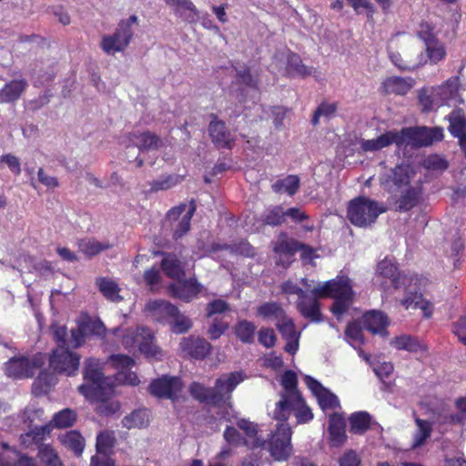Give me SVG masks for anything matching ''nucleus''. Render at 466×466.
Listing matches in <instances>:
<instances>
[{
	"mask_svg": "<svg viewBox=\"0 0 466 466\" xmlns=\"http://www.w3.org/2000/svg\"><path fill=\"white\" fill-rule=\"evenodd\" d=\"M311 293L314 296L304 295L301 289L293 286V294L299 296L298 309L303 317L316 322L321 320V313L316 297L333 298L335 300L331 306V311L339 319L347 312L353 298L351 281L345 276L329 280L323 285H318L311 290Z\"/></svg>",
	"mask_w": 466,
	"mask_h": 466,
	"instance_id": "obj_1",
	"label": "nucleus"
},
{
	"mask_svg": "<svg viewBox=\"0 0 466 466\" xmlns=\"http://www.w3.org/2000/svg\"><path fill=\"white\" fill-rule=\"evenodd\" d=\"M398 147L411 146L415 147L431 145L430 137L427 135V127H404L400 131L390 130L374 139H361L360 148L364 152H375L381 150L390 145Z\"/></svg>",
	"mask_w": 466,
	"mask_h": 466,
	"instance_id": "obj_2",
	"label": "nucleus"
},
{
	"mask_svg": "<svg viewBox=\"0 0 466 466\" xmlns=\"http://www.w3.org/2000/svg\"><path fill=\"white\" fill-rule=\"evenodd\" d=\"M290 416L291 396L283 395L281 400L276 403L273 411L272 418L278 423L268 443L271 455L278 461L286 459L289 455L291 442V428L289 423Z\"/></svg>",
	"mask_w": 466,
	"mask_h": 466,
	"instance_id": "obj_3",
	"label": "nucleus"
},
{
	"mask_svg": "<svg viewBox=\"0 0 466 466\" xmlns=\"http://www.w3.org/2000/svg\"><path fill=\"white\" fill-rule=\"evenodd\" d=\"M84 383L78 387V391L86 400H102L113 393L110 379L103 373L102 363L94 358L85 361L83 371Z\"/></svg>",
	"mask_w": 466,
	"mask_h": 466,
	"instance_id": "obj_4",
	"label": "nucleus"
},
{
	"mask_svg": "<svg viewBox=\"0 0 466 466\" xmlns=\"http://www.w3.org/2000/svg\"><path fill=\"white\" fill-rule=\"evenodd\" d=\"M137 24L138 17L136 15H132L127 19H121L113 34L102 36L100 47L103 52L112 56L124 52L133 40L132 27Z\"/></svg>",
	"mask_w": 466,
	"mask_h": 466,
	"instance_id": "obj_5",
	"label": "nucleus"
},
{
	"mask_svg": "<svg viewBox=\"0 0 466 466\" xmlns=\"http://www.w3.org/2000/svg\"><path fill=\"white\" fill-rule=\"evenodd\" d=\"M386 211L382 204L365 197L352 199L349 203L347 217L355 226L366 228L373 224L377 218Z\"/></svg>",
	"mask_w": 466,
	"mask_h": 466,
	"instance_id": "obj_6",
	"label": "nucleus"
},
{
	"mask_svg": "<svg viewBox=\"0 0 466 466\" xmlns=\"http://www.w3.org/2000/svg\"><path fill=\"white\" fill-rule=\"evenodd\" d=\"M415 177L414 167L410 164L401 163L383 174L380 180L384 189L393 194L406 187H413L411 182Z\"/></svg>",
	"mask_w": 466,
	"mask_h": 466,
	"instance_id": "obj_7",
	"label": "nucleus"
},
{
	"mask_svg": "<svg viewBox=\"0 0 466 466\" xmlns=\"http://www.w3.org/2000/svg\"><path fill=\"white\" fill-rule=\"evenodd\" d=\"M257 314L276 320L278 329L286 336L284 350L291 354V319L287 317L282 307L277 302H265L258 308Z\"/></svg>",
	"mask_w": 466,
	"mask_h": 466,
	"instance_id": "obj_8",
	"label": "nucleus"
},
{
	"mask_svg": "<svg viewBox=\"0 0 466 466\" xmlns=\"http://www.w3.org/2000/svg\"><path fill=\"white\" fill-rule=\"evenodd\" d=\"M80 357L76 353H73L68 347L57 346L53 350L49 358L50 367L57 373L66 374L67 376L75 375L78 370Z\"/></svg>",
	"mask_w": 466,
	"mask_h": 466,
	"instance_id": "obj_9",
	"label": "nucleus"
},
{
	"mask_svg": "<svg viewBox=\"0 0 466 466\" xmlns=\"http://www.w3.org/2000/svg\"><path fill=\"white\" fill-rule=\"evenodd\" d=\"M183 389V383L178 377L163 376L151 381L148 391L159 399L175 400Z\"/></svg>",
	"mask_w": 466,
	"mask_h": 466,
	"instance_id": "obj_10",
	"label": "nucleus"
},
{
	"mask_svg": "<svg viewBox=\"0 0 466 466\" xmlns=\"http://www.w3.org/2000/svg\"><path fill=\"white\" fill-rule=\"evenodd\" d=\"M377 273L379 277L384 279L380 285L389 294H392L391 289L397 290L406 286L409 280L406 276L400 275L396 266L388 259H383L378 264Z\"/></svg>",
	"mask_w": 466,
	"mask_h": 466,
	"instance_id": "obj_11",
	"label": "nucleus"
},
{
	"mask_svg": "<svg viewBox=\"0 0 466 466\" xmlns=\"http://www.w3.org/2000/svg\"><path fill=\"white\" fill-rule=\"evenodd\" d=\"M203 286L195 277L180 279L167 286V291L172 298L184 302H190L201 293Z\"/></svg>",
	"mask_w": 466,
	"mask_h": 466,
	"instance_id": "obj_12",
	"label": "nucleus"
},
{
	"mask_svg": "<svg viewBox=\"0 0 466 466\" xmlns=\"http://www.w3.org/2000/svg\"><path fill=\"white\" fill-rule=\"evenodd\" d=\"M210 117L211 121L209 122L208 131L212 143L218 149H231L235 140L228 130L226 123L223 120H219L214 113L210 114Z\"/></svg>",
	"mask_w": 466,
	"mask_h": 466,
	"instance_id": "obj_13",
	"label": "nucleus"
},
{
	"mask_svg": "<svg viewBox=\"0 0 466 466\" xmlns=\"http://www.w3.org/2000/svg\"><path fill=\"white\" fill-rule=\"evenodd\" d=\"M179 348L184 356L198 360L206 359L212 350V345L207 339L193 335L183 338Z\"/></svg>",
	"mask_w": 466,
	"mask_h": 466,
	"instance_id": "obj_14",
	"label": "nucleus"
},
{
	"mask_svg": "<svg viewBox=\"0 0 466 466\" xmlns=\"http://www.w3.org/2000/svg\"><path fill=\"white\" fill-rule=\"evenodd\" d=\"M145 310L156 322L168 325L175 314H177L178 308L169 301L155 299L147 303Z\"/></svg>",
	"mask_w": 466,
	"mask_h": 466,
	"instance_id": "obj_15",
	"label": "nucleus"
},
{
	"mask_svg": "<svg viewBox=\"0 0 466 466\" xmlns=\"http://www.w3.org/2000/svg\"><path fill=\"white\" fill-rule=\"evenodd\" d=\"M304 381L317 398L319 405L324 411L339 407L338 397L324 388L318 380L310 376H305Z\"/></svg>",
	"mask_w": 466,
	"mask_h": 466,
	"instance_id": "obj_16",
	"label": "nucleus"
},
{
	"mask_svg": "<svg viewBox=\"0 0 466 466\" xmlns=\"http://www.w3.org/2000/svg\"><path fill=\"white\" fill-rule=\"evenodd\" d=\"M394 194L395 196L391 197L393 209L402 213L410 211L418 205L421 192L419 186H413Z\"/></svg>",
	"mask_w": 466,
	"mask_h": 466,
	"instance_id": "obj_17",
	"label": "nucleus"
},
{
	"mask_svg": "<svg viewBox=\"0 0 466 466\" xmlns=\"http://www.w3.org/2000/svg\"><path fill=\"white\" fill-rule=\"evenodd\" d=\"M170 6L176 16L188 24H196L199 20V11L191 0H164Z\"/></svg>",
	"mask_w": 466,
	"mask_h": 466,
	"instance_id": "obj_18",
	"label": "nucleus"
},
{
	"mask_svg": "<svg viewBox=\"0 0 466 466\" xmlns=\"http://www.w3.org/2000/svg\"><path fill=\"white\" fill-rule=\"evenodd\" d=\"M28 86L24 78L14 79L4 85L0 89V104L15 103L20 99Z\"/></svg>",
	"mask_w": 466,
	"mask_h": 466,
	"instance_id": "obj_19",
	"label": "nucleus"
},
{
	"mask_svg": "<svg viewBox=\"0 0 466 466\" xmlns=\"http://www.w3.org/2000/svg\"><path fill=\"white\" fill-rule=\"evenodd\" d=\"M241 381H243V376L239 372H231L227 377L217 379L214 390H217L222 398L221 404L230 400L232 391Z\"/></svg>",
	"mask_w": 466,
	"mask_h": 466,
	"instance_id": "obj_20",
	"label": "nucleus"
},
{
	"mask_svg": "<svg viewBox=\"0 0 466 466\" xmlns=\"http://www.w3.org/2000/svg\"><path fill=\"white\" fill-rule=\"evenodd\" d=\"M345 428L346 421L341 414L333 412L329 415L328 431L332 446L339 447L344 443L347 439Z\"/></svg>",
	"mask_w": 466,
	"mask_h": 466,
	"instance_id": "obj_21",
	"label": "nucleus"
},
{
	"mask_svg": "<svg viewBox=\"0 0 466 466\" xmlns=\"http://www.w3.org/2000/svg\"><path fill=\"white\" fill-rule=\"evenodd\" d=\"M190 395L200 402L212 406H220L222 398L214 388H208L199 382L194 381L189 386Z\"/></svg>",
	"mask_w": 466,
	"mask_h": 466,
	"instance_id": "obj_22",
	"label": "nucleus"
},
{
	"mask_svg": "<svg viewBox=\"0 0 466 466\" xmlns=\"http://www.w3.org/2000/svg\"><path fill=\"white\" fill-rule=\"evenodd\" d=\"M363 328L374 334H386L389 324L387 316L381 311L371 310L362 317Z\"/></svg>",
	"mask_w": 466,
	"mask_h": 466,
	"instance_id": "obj_23",
	"label": "nucleus"
},
{
	"mask_svg": "<svg viewBox=\"0 0 466 466\" xmlns=\"http://www.w3.org/2000/svg\"><path fill=\"white\" fill-rule=\"evenodd\" d=\"M197 206L195 200L192 199L189 204V208L182 216L179 221L172 223L170 225L172 230V238L174 240L182 238L191 228V219L196 212Z\"/></svg>",
	"mask_w": 466,
	"mask_h": 466,
	"instance_id": "obj_24",
	"label": "nucleus"
},
{
	"mask_svg": "<svg viewBox=\"0 0 466 466\" xmlns=\"http://www.w3.org/2000/svg\"><path fill=\"white\" fill-rule=\"evenodd\" d=\"M293 415L298 423H306L313 419L310 408L305 404L300 394L296 390V375L293 372Z\"/></svg>",
	"mask_w": 466,
	"mask_h": 466,
	"instance_id": "obj_25",
	"label": "nucleus"
},
{
	"mask_svg": "<svg viewBox=\"0 0 466 466\" xmlns=\"http://www.w3.org/2000/svg\"><path fill=\"white\" fill-rule=\"evenodd\" d=\"M28 358H13L5 363V373L15 379L31 378L32 370L28 367Z\"/></svg>",
	"mask_w": 466,
	"mask_h": 466,
	"instance_id": "obj_26",
	"label": "nucleus"
},
{
	"mask_svg": "<svg viewBox=\"0 0 466 466\" xmlns=\"http://www.w3.org/2000/svg\"><path fill=\"white\" fill-rule=\"evenodd\" d=\"M274 252L277 256L276 264L288 268L291 264V242L289 241L288 236L281 233L274 246Z\"/></svg>",
	"mask_w": 466,
	"mask_h": 466,
	"instance_id": "obj_27",
	"label": "nucleus"
},
{
	"mask_svg": "<svg viewBox=\"0 0 466 466\" xmlns=\"http://www.w3.org/2000/svg\"><path fill=\"white\" fill-rule=\"evenodd\" d=\"M130 140L140 150H155L162 146L161 138L157 134L150 131L131 134Z\"/></svg>",
	"mask_w": 466,
	"mask_h": 466,
	"instance_id": "obj_28",
	"label": "nucleus"
},
{
	"mask_svg": "<svg viewBox=\"0 0 466 466\" xmlns=\"http://www.w3.org/2000/svg\"><path fill=\"white\" fill-rule=\"evenodd\" d=\"M150 411L147 409H137L122 420L123 427L130 430L134 428H145L149 424Z\"/></svg>",
	"mask_w": 466,
	"mask_h": 466,
	"instance_id": "obj_29",
	"label": "nucleus"
},
{
	"mask_svg": "<svg viewBox=\"0 0 466 466\" xmlns=\"http://www.w3.org/2000/svg\"><path fill=\"white\" fill-rule=\"evenodd\" d=\"M50 432V428L48 425L35 427L29 431L21 434L20 442L21 445L25 448H30L33 445H37L38 447L42 445L45 438Z\"/></svg>",
	"mask_w": 466,
	"mask_h": 466,
	"instance_id": "obj_30",
	"label": "nucleus"
},
{
	"mask_svg": "<svg viewBox=\"0 0 466 466\" xmlns=\"http://www.w3.org/2000/svg\"><path fill=\"white\" fill-rule=\"evenodd\" d=\"M415 423L417 430L413 434V440L410 445L411 450H416L423 446L432 432V424L430 421L416 418Z\"/></svg>",
	"mask_w": 466,
	"mask_h": 466,
	"instance_id": "obj_31",
	"label": "nucleus"
},
{
	"mask_svg": "<svg viewBox=\"0 0 466 466\" xmlns=\"http://www.w3.org/2000/svg\"><path fill=\"white\" fill-rule=\"evenodd\" d=\"M161 268L169 279L178 280L186 277V271L181 262L175 256L165 257L161 261Z\"/></svg>",
	"mask_w": 466,
	"mask_h": 466,
	"instance_id": "obj_32",
	"label": "nucleus"
},
{
	"mask_svg": "<svg viewBox=\"0 0 466 466\" xmlns=\"http://www.w3.org/2000/svg\"><path fill=\"white\" fill-rule=\"evenodd\" d=\"M38 466H64L57 451L49 444H42L37 452Z\"/></svg>",
	"mask_w": 466,
	"mask_h": 466,
	"instance_id": "obj_33",
	"label": "nucleus"
},
{
	"mask_svg": "<svg viewBox=\"0 0 466 466\" xmlns=\"http://www.w3.org/2000/svg\"><path fill=\"white\" fill-rule=\"evenodd\" d=\"M449 130L456 137L466 136V116L462 109L457 108L449 115Z\"/></svg>",
	"mask_w": 466,
	"mask_h": 466,
	"instance_id": "obj_34",
	"label": "nucleus"
},
{
	"mask_svg": "<svg viewBox=\"0 0 466 466\" xmlns=\"http://www.w3.org/2000/svg\"><path fill=\"white\" fill-rule=\"evenodd\" d=\"M413 86L411 78H402L391 76L383 82V86L387 93H394L397 95H405Z\"/></svg>",
	"mask_w": 466,
	"mask_h": 466,
	"instance_id": "obj_35",
	"label": "nucleus"
},
{
	"mask_svg": "<svg viewBox=\"0 0 466 466\" xmlns=\"http://www.w3.org/2000/svg\"><path fill=\"white\" fill-rule=\"evenodd\" d=\"M401 304L407 309H421L423 315L427 318H430L432 314L433 305L430 301L426 300L421 294H411L410 297L403 299Z\"/></svg>",
	"mask_w": 466,
	"mask_h": 466,
	"instance_id": "obj_36",
	"label": "nucleus"
},
{
	"mask_svg": "<svg viewBox=\"0 0 466 466\" xmlns=\"http://www.w3.org/2000/svg\"><path fill=\"white\" fill-rule=\"evenodd\" d=\"M77 247L80 252L86 257L91 258L98 255L104 250L112 248L109 243H102L94 238H82L77 241Z\"/></svg>",
	"mask_w": 466,
	"mask_h": 466,
	"instance_id": "obj_37",
	"label": "nucleus"
},
{
	"mask_svg": "<svg viewBox=\"0 0 466 466\" xmlns=\"http://www.w3.org/2000/svg\"><path fill=\"white\" fill-rule=\"evenodd\" d=\"M99 291L103 296L114 302L120 301L122 297L119 295L120 289L117 283L108 278H98L96 281Z\"/></svg>",
	"mask_w": 466,
	"mask_h": 466,
	"instance_id": "obj_38",
	"label": "nucleus"
},
{
	"mask_svg": "<svg viewBox=\"0 0 466 466\" xmlns=\"http://www.w3.org/2000/svg\"><path fill=\"white\" fill-rule=\"evenodd\" d=\"M142 339L138 341V349L147 357H157L161 353L160 349L155 344V337L147 329H141Z\"/></svg>",
	"mask_w": 466,
	"mask_h": 466,
	"instance_id": "obj_39",
	"label": "nucleus"
},
{
	"mask_svg": "<svg viewBox=\"0 0 466 466\" xmlns=\"http://www.w3.org/2000/svg\"><path fill=\"white\" fill-rule=\"evenodd\" d=\"M62 443L66 448L72 451L77 457L82 454L85 447L84 438L76 431L66 432L62 437Z\"/></svg>",
	"mask_w": 466,
	"mask_h": 466,
	"instance_id": "obj_40",
	"label": "nucleus"
},
{
	"mask_svg": "<svg viewBox=\"0 0 466 466\" xmlns=\"http://www.w3.org/2000/svg\"><path fill=\"white\" fill-rule=\"evenodd\" d=\"M257 327L248 320H240L235 326V335L243 343L250 344L254 341Z\"/></svg>",
	"mask_w": 466,
	"mask_h": 466,
	"instance_id": "obj_41",
	"label": "nucleus"
},
{
	"mask_svg": "<svg viewBox=\"0 0 466 466\" xmlns=\"http://www.w3.org/2000/svg\"><path fill=\"white\" fill-rule=\"evenodd\" d=\"M286 216H291V208L284 211L280 206H277L266 210L261 220L266 225L278 226L284 222Z\"/></svg>",
	"mask_w": 466,
	"mask_h": 466,
	"instance_id": "obj_42",
	"label": "nucleus"
},
{
	"mask_svg": "<svg viewBox=\"0 0 466 466\" xmlns=\"http://www.w3.org/2000/svg\"><path fill=\"white\" fill-rule=\"evenodd\" d=\"M80 323L86 335L104 337L106 333V329L99 319H93L86 315Z\"/></svg>",
	"mask_w": 466,
	"mask_h": 466,
	"instance_id": "obj_43",
	"label": "nucleus"
},
{
	"mask_svg": "<svg viewBox=\"0 0 466 466\" xmlns=\"http://www.w3.org/2000/svg\"><path fill=\"white\" fill-rule=\"evenodd\" d=\"M370 418L367 412H357L350 417V431L361 434L370 428Z\"/></svg>",
	"mask_w": 466,
	"mask_h": 466,
	"instance_id": "obj_44",
	"label": "nucleus"
},
{
	"mask_svg": "<svg viewBox=\"0 0 466 466\" xmlns=\"http://www.w3.org/2000/svg\"><path fill=\"white\" fill-rule=\"evenodd\" d=\"M184 177L179 175H167L150 183V190L157 192L167 190L183 181Z\"/></svg>",
	"mask_w": 466,
	"mask_h": 466,
	"instance_id": "obj_45",
	"label": "nucleus"
},
{
	"mask_svg": "<svg viewBox=\"0 0 466 466\" xmlns=\"http://www.w3.org/2000/svg\"><path fill=\"white\" fill-rule=\"evenodd\" d=\"M170 331L175 334H183L187 332L193 326L191 319L182 314L179 310L175 314L171 322L168 324Z\"/></svg>",
	"mask_w": 466,
	"mask_h": 466,
	"instance_id": "obj_46",
	"label": "nucleus"
},
{
	"mask_svg": "<svg viewBox=\"0 0 466 466\" xmlns=\"http://www.w3.org/2000/svg\"><path fill=\"white\" fill-rule=\"evenodd\" d=\"M296 253L303 264H313V259L319 257L312 247L293 239V254Z\"/></svg>",
	"mask_w": 466,
	"mask_h": 466,
	"instance_id": "obj_47",
	"label": "nucleus"
},
{
	"mask_svg": "<svg viewBox=\"0 0 466 466\" xmlns=\"http://www.w3.org/2000/svg\"><path fill=\"white\" fill-rule=\"evenodd\" d=\"M390 344L397 350H404L410 352H417L421 349L418 340L407 335L394 338Z\"/></svg>",
	"mask_w": 466,
	"mask_h": 466,
	"instance_id": "obj_48",
	"label": "nucleus"
},
{
	"mask_svg": "<svg viewBox=\"0 0 466 466\" xmlns=\"http://www.w3.org/2000/svg\"><path fill=\"white\" fill-rule=\"evenodd\" d=\"M76 420V413L71 409H64L56 413L53 418L54 425L56 428H69Z\"/></svg>",
	"mask_w": 466,
	"mask_h": 466,
	"instance_id": "obj_49",
	"label": "nucleus"
},
{
	"mask_svg": "<svg viewBox=\"0 0 466 466\" xmlns=\"http://www.w3.org/2000/svg\"><path fill=\"white\" fill-rule=\"evenodd\" d=\"M115 437L113 432L103 431L96 437V448L99 454L106 455L115 445Z\"/></svg>",
	"mask_w": 466,
	"mask_h": 466,
	"instance_id": "obj_50",
	"label": "nucleus"
},
{
	"mask_svg": "<svg viewBox=\"0 0 466 466\" xmlns=\"http://www.w3.org/2000/svg\"><path fill=\"white\" fill-rule=\"evenodd\" d=\"M427 56L433 64L442 60L446 56L444 46L438 40H434L425 45Z\"/></svg>",
	"mask_w": 466,
	"mask_h": 466,
	"instance_id": "obj_51",
	"label": "nucleus"
},
{
	"mask_svg": "<svg viewBox=\"0 0 466 466\" xmlns=\"http://www.w3.org/2000/svg\"><path fill=\"white\" fill-rule=\"evenodd\" d=\"M110 396H106L102 400H88L89 401L98 402L96 409V412L103 416H110L115 414L120 409L118 401L108 400Z\"/></svg>",
	"mask_w": 466,
	"mask_h": 466,
	"instance_id": "obj_52",
	"label": "nucleus"
},
{
	"mask_svg": "<svg viewBox=\"0 0 466 466\" xmlns=\"http://www.w3.org/2000/svg\"><path fill=\"white\" fill-rule=\"evenodd\" d=\"M337 104L336 103H321L318 108L316 109L313 118L312 124L317 126L319 123V117L323 116L326 119H329L337 111Z\"/></svg>",
	"mask_w": 466,
	"mask_h": 466,
	"instance_id": "obj_53",
	"label": "nucleus"
},
{
	"mask_svg": "<svg viewBox=\"0 0 466 466\" xmlns=\"http://www.w3.org/2000/svg\"><path fill=\"white\" fill-rule=\"evenodd\" d=\"M229 328L228 322L220 318H215L207 330V335L211 340L218 339Z\"/></svg>",
	"mask_w": 466,
	"mask_h": 466,
	"instance_id": "obj_54",
	"label": "nucleus"
},
{
	"mask_svg": "<svg viewBox=\"0 0 466 466\" xmlns=\"http://www.w3.org/2000/svg\"><path fill=\"white\" fill-rule=\"evenodd\" d=\"M389 55L391 62L400 69L410 70L419 65V63L412 61L408 56L404 55V57H402L399 52H395L391 48L389 51Z\"/></svg>",
	"mask_w": 466,
	"mask_h": 466,
	"instance_id": "obj_55",
	"label": "nucleus"
},
{
	"mask_svg": "<svg viewBox=\"0 0 466 466\" xmlns=\"http://www.w3.org/2000/svg\"><path fill=\"white\" fill-rule=\"evenodd\" d=\"M112 366L119 370V372L129 370L135 365V360L128 355L125 354H113L109 357Z\"/></svg>",
	"mask_w": 466,
	"mask_h": 466,
	"instance_id": "obj_56",
	"label": "nucleus"
},
{
	"mask_svg": "<svg viewBox=\"0 0 466 466\" xmlns=\"http://www.w3.org/2000/svg\"><path fill=\"white\" fill-rule=\"evenodd\" d=\"M423 166L425 168L432 171H443L448 168V161L439 156L431 155L424 159Z\"/></svg>",
	"mask_w": 466,
	"mask_h": 466,
	"instance_id": "obj_57",
	"label": "nucleus"
},
{
	"mask_svg": "<svg viewBox=\"0 0 466 466\" xmlns=\"http://www.w3.org/2000/svg\"><path fill=\"white\" fill-rule=\"evenodd\" d=\"M229 310V304L221 299H215L208 302L206 307V317L211 318L216 314L225 313Z\"/></svg>",
	"mask_w": 466,
	"mask_h": 466,
	"instance_id": "obj_58",
	"label": "nucleus"
},
{
	"mask_svg": "<svg viewBox=\"0 0 466 466\" xmlns=\"http://www.w3.org/2000/svg\"><path fill=\"white\" fill-rule=\"evenodd\" d=\"M230 253L247 258H254L256 256L255 248L247 240H241L230 245Z\"/></svg>",
	"mask_w": 466,
	"mask_h": 466,
	"instance_id": "obj_59",
	"label": "nucleus"
},
{
	"mask_svg": "<svg viewBox=\"0 0 466 466\" xmlns=\"http://www.w3.org/2000/svg\"><path fill=\"white\" fill-rule=\"evenodd\" d=\"M293 213V223H297L298 226L295 228L297 232L302 231H311L314 228L312 222H309L308 219V216L301 212L299 208H294L292 210Z\"/></svg>",
	"mask_w": 466,
	"mask_h": 466,
	"instance_id": "obj_60",
	"label": "nucleus"
},
{
	"mask_svg": "<svg viewBox=\"0 0 466 466\" xmlns=\"http://www.w3.org/2000/svg\"><path fill=\"white\" fill-rule=\"evenodd\" d=\"M86 336V331L82 329V325L79 322L77 328L71 329V336L67 340V347L73 349L79 348L84 344Z\"/></svg>",
	"mask_w": 466,
	"mask_h": 466,
	"instance_id": "obj_61",
	"label": "nucleus"
},
{
	"mask_svg": "<svg viewBox=\"0 0 466 466\" xmlns=\"http://www.w3.org/2000/svg\"><path fill=\"white\" fill-rule=\"evenodd\" d=\"M3 164H5L14 175L19 176L21 174V163L15 155L9 153L0 156V167Z\"/></svg>",
	"mask_w": 466,
	"mask_h": 466,
	"instance_id": "obj_62",
	"label": "nucleus"
},
{
	"mask_svg": "<svg viewBox=\"0 0 466 466\" xmlns=\"http://www.w3.org/2000/svg\"><path fill=\"white\" fill-rule=\"evenodd\" d=\"M236 76L239 84L251 88H258V81L251 75L249 67L245 66L243 69L238 70Z\"/></svg>",
	"mask_w": 466,
	"mask_h": 466,
	"instance_id": "obj_63",
	"label": "nucleus"
},
{
	"mask_svg": "<svg viewBox=\"0 0 466 466\" xmlns=\"http://www.w3.org/2000/svg\"><path fill=\"white\" fill-rule=\"evenodd\" d=\"M339 466H360V458L353 450L346 451L339 459Z\"/></svg>",
	"mask_w": 466,
	"mask_h": 466,
	"instance_id": "obj_64",
	"label": "nucleus"
}]
</instances>
